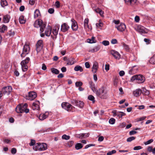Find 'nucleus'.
Returning <instances> with one entry per match:
<instances>
[{"instance_id": "obj_1", "label": "nucleus", "mask_w": 155, "mask_h": 155, "mask_svg": "<svg viewBox=\"0 0 155 155\" xmlns=\"http://www.w3.org/2000/svg\"><path fill=\"white\" fill-rule=\"evenodd\" d=\"M95 91L97 95L101 99H106L108 97L107 91L106 88L103 86L102 87Z\"/></svg>"}, {"instance_id": "obj_2", "label": "nucleus", "mask_w": 155, "mask_h": 155, "mask_svg": "<svg viewBox=\"0 0 155 155\" xmlns=\"http://www.w3.org/2000/svg\"><path fill=\"white\" fill-rule=\"evenodd\" d=\"M130 81L133 82L136 81V82L138 83H142L145 80V77L142 75H135L133 76L130 78Z\"/></svg>"}, {"instance_id": "obj_3", "label": "nucleus", "mask_w": 155, "mask_h": 155, "mask_svg": "<svg viewBox=\"0 0 155 155\" xmlns=\"http://www.w3.org/2000/svg\"><path fill=\"white\" fill-rule=\"evenodd\" d=\"M33 149L35 151L45 150L47 149V145L45 143H41L38 142L35 144Z\"/></svg>"}, {"instance_id": "obj_4", "label": "nucleus", "mask_w": 155, "mask_h": 155, "mask_svg": "<svg viewBox=\"0 0 155 155\" xmlns=\"http://www.w3.org/2000/svg\"><path fill=\"white\" fill-rule=\"evenodd\" d=\"M71 103L80 108H83L84 105V103L83 101L78 100H73L71 101Z\"/></svg>"}, {"instance_id": "obj_5", "label": "nucleus", "mask_w": 155, "mask_h": 155, "mask_svg": "<svg viewBox=\"0 0 155 155\" xmlns=\"http://www.w3.org/2000/svg\"><path fill=\"white\" fill-rule=\"evenodd\" d=\"M30 50V47L29 45L25 44L24 45L22 53L21 54V57H25L29 53Z\"/></svg>"}, {"instance_id": "obj_6", "label": "nucleus", "mask_w": 155, "mask_h": 155, "mask_svg": "<svg viewBox=\"0 0 155 155\" xmlns=\"http://www.w3.org/2000/svg\"><path fill=\"white\" fill-rule=\"evenodd\" d=\"M12 90L11 86H7L4 87L2 89V91L4 95H9Z\"/></svg>"}, {"instance_id": "obj_7", "label": "nucleus", "mask_w": 155, "mask_h": 155, "mask_svg": "<svg viewBox=\"0 0 155 155\" xmlns=\"http://www.w3.org/2000/svg\"><path fill=\"white\" fill-rule=\"evenodd\" d=\"M36 51L38 54L42 49L43 46V41L42 40H38L36 45Z\"/></svg>"}, {"instance_id": "obj_8", "label": "nucleus", "mask_w": 155, "mask_h": 155, "mask_svg": "<svg viewBox=\"0 0 155 155\" xmlns=\"http://www.w3.org/2000/svg\"><path fill=\"white\" fill-rule=\"evenodd\" d=\"M62 107L68 111H71L72 109V105L67 102H63L61 105Z\"/></svg>"}, {"instance_id": "obj_9", "label": "nucleus", "mask_w": 155, "mask_h": 155, "mask_svg": "<svg viewBox=\"0 0 155 155\" xmlns=\"http://www.w3.org/2000/svg\"><path fill=\"white\" fill-rule=\"evenodd\" d=\"M137 30L141 34L147 33L148 32V31L147 29L143 26L140 25L137 26Z\"/></svg>"}, {"instance_id": "obj_10", "label": "nucleus", "mask_w": 155, "mask_h": 155, "mask_svg": "<svg viewBox=\"0 0 155 155\" xmlns=\"http://www.w3.org/2000/svg\"><path fill=\"white\" fill-rule=\"evenodd\" d=\"M37 97L36 93L34 92H29L28 96H26V99L31 101L33 100Z\"/></svg>"}, {"instance_id": "obj_11", "label": "nucleus", "mask_w": 155, "mask_h": 155, "mask_svg": "<svg viewBox=\"0 0 155 155\" xmlns=\"http://www.w3.org/2000/svg\"><path fill=\"white\" fill-rule=\"evenodd\" d=\"M110 53L115 59L119 60L120 58L121 55L118 52L114 50H111Z\"/></svg>"}, {"instance_id": "obj_12", "label": "nucleus", "mask_w": 155, "mask_h": 155, "mask_svg": "<svg viewBox=\"0 0 155 155\" xmlns=\"http://www.w3.org/2000/svg\"><path fill=\"white\" fill-rule=\"evenodd\" d=\"M72 22L71 28L73 31H75L78 28L77 23L76 21L73 18H72L71 20Z\"/></svg>"}, {"instance_id": "obj_13", "label": "nucleus", "mask_w": 155, "mask_h": 155, "mask_svg": "<svg viewBox=\"0 0 155 155\" xmlns=\"http://www.w3.org/2000/svg\"><path fill=\"white\" fill-rule=\"evenodd\" d=\"M40 102L38 101H36L34 102L32 104V107L33 110H38L40 109Z\"/></svg>"}, {"instance_id": "obj_14", "label": "nucleus", "mask_w": 155, "mask_h": 155, "mask_svg": "<svg viewBox=\"0 0 155 155\" xmlns=\"http://www.w3.org/2000/svg\"><path fill=\"white\" fill-rule=\"evenodd\" d=\"M116 28L119 31L122 32L125 30L126 28V26L124 24L121 23L120 25L116 26Z\"/></svg>"}, {"instance_id": "obj_15", "label": "nucleus", "mask_w": 155, "mask_h": 155, "mask_svg": "<svg viewBox=\"0 0 155 155\" xmlns=\"http://www.w3.org/2000/svg\"><path fill=\"white\" fill-rule=\"evenodd\" d=\"M70 27L66 23H64L61 25V30L63 32H65L67 31L69 29Z\"/></svg>"}, {"instance_id": "obj_16", "label": "nucleus", "mask_w": 155, "mask_h": 155, "mask_svg": "<svg viewBox=\"0 0 155 155\" xmlns=\"http://www.w3.org/2000/svg\"><path fill=\"white\" fill-rule=\"evenodd\" d=\"M21 104L23 112H25L26 113H28L29 112V109L27 108L28 106L27 104L25 103L24 104Z\"/></svg>"}, {"instance_id": "obj_17", "label": "nucleus", "mask_w": 155, "mask_h": 155, "mask_svg": "<svg viewBox=\"0 0 155 155\" xmlns=\"http://www.w3.org/2000/svg\"><path fill=\"white\" fill-rule=\"evenodd\" d=\"M15 34V32L12 29H11L8 31L6 34L5 35L8 38L10 37H13Z\"/></svg>"}, {"instance_id": "obj_18", "label": "nucleus", "mask_w": 155, "mask_h": 155, "mask_svg": "<svg viewBox=\"0 0 155 155\" xmlns=\"http://www.w3.org/2000/svg\"><path fill=\"white\" fill-rule=\"evenodd\" d=\"M42 21L41 20L38 19L36 20L34 24L35 27L38 28L40 26V25L42 23Z\"/></svg>"}, {"instance_id": "obj_19", "label": "nucleus", "mask_w": 155, "mask_h": 155, "mask_svg": "<svg viewBox=\"0 0 155 155\" xmlns=\"http://www.w3.org/2000/svg\"><path fill=\"white\" fill-rule=\"evenodd\" d=\"M142 91L140 89H137L133 91V94L135 96L137 97L139 96L142 93Z\"/></svg>"}, {"instance_id": "obj_20", "label": "nucleus", "mask_w": 155, "mask_h": 155, "mask_svg": "<svg viewBox=\"0 0 155 155\" xmlns=\"http://www.w3.org/2000/svg\"><path fill=\"white\" fill-rule=\"evenodd\" d=\"M10 16L9 15H6L4 16L3 18V21L4 23H8L10 20Z\"/></svg>"}, {"instance_id": "obj_21", "label": "nucleus", "mask_w": 155, "mask_h": 155, "mask_svg": "<svg viewBox=\"0 0 155 155\" xmlns=\"http://www.w3.org/2000/svg\"><path fill=\"white\" fill-rule=\"evenodd\" d=\"M7 26L4 25H2L0 26V32L1 33H4L5 31L7 30Z\"/></svg>"}, {"instance_id": "obj_22", "label": "nucleus", "mask_w": 155, "mask_h": 155, "mask_svg": "<svg viewBox=\"0 0 155 155\" xmlns=\"http://www.w3.org/2000/svg\"><path fill=\"white\" fill-rule=\"evenodd\" d=\"M48 116V113H45L43 114H41L40 115L39 119L41 120H43L46 118Z\"/></svg>"}, {"instance_id": "obj_23", "label": "nucleus", "mask_w": 155, "mask_h": 155, "mask_svg": "<svg viewBox=\"0 0 155 155\" xmlns=\"http://www.w3.org/2000/svg\"><path fill=\"white\" fill-rule=\"evenodd\" d=\"M127 5H132L136 3L137 0H124Z\"/></svg>"}, {"instance_id": "obj_24", "label": "nucleus", "mask_w": 155, "mask_h": 155, "mask_svg": "<svg viewBox=\"0 0 155 155\" xmlns=\"http://www.w3.org/2000/svg\"><path fill=\"white\" fill-rule=\"evenodd\" d=\"M21 107V104H20L16 107L15 108V110L17 113H22L23 112V111H22Z\"/></svg>"}, {"instance_id": "obj_25", "label": "nucleus", "mask_w": 155, "mask_h": 155, "mask_svg": "<svg viewBox=\"0 0 155 155\" xmlns=\"http://www.w3.org/2000/svg\"><path fill=\"white\" fill-rule=\"evenodd\" d=\"M142 93L143 95H148L150 94V91L149 90H147L145 88L143 87L142 88Z\"/></svg>"}, {"instance_id": "obj_26", "label": "nucleus", "mask_w": 155, "mask_h": 155, "mask_svg": "<svg viewBox=\"0 0 155 155\" xmlns=\"http://www.w3.org/2000/svg\"><path fill=\"white\" fill-rule=\"evenodd\" d=\"M95 38L93 36L91 37V39H87V42L90 43H95L97 41L95 40Z\"/></svg>"}, {"instance_id": "obj_27", "label": "nucleus", "mask_w": 155, "mask_h": 155, "mask_svg": "<svg viewBox=\"0 0 155 155\" xmlns=\"http://www.w3.org/2000/svg\"><path fill=\"white\" fill-rule=\"evenodd\" d=\"M74 58L71 57L68 58V62L67 63V64L71 65L74 64L75 63L74 61Z\"/></svg>"}, {"instance_id": "obj_28", "label": "nucleus", "mask_w": 155, "mask_h": 155, "mask_svg": "<svg viewBox=\"0 0 155 155\" xmlns=\"http://www.w3.org/2000/svg\"><path fill=\"white\" fill-rule=\"evenodd\" d=\"M89 84L90 85V87L91 88V90L94 92L96 91V89L94 87V84L93 82L92 81H90L89 82Z\"/></svg>"}, {"instance_id": "obj_29", "label": "nucleus", "mask_w": 155, "mask_h": 155, "mask_svg": "<svg viewBox=\"0 0 155 155\" xmlns=\"http://www.w3.org/2000/svg\"><path fill=\"white\" fill-rule=\"evenodd\" d=\"M74 70L75 71H80L82 72L83 71L82 68L79 65H76L74 68Z\"/></svg>"}, {"instance_id": "obj_30", "label": "nucleus", "mask_w": 155, "mask_h": 155, "mask_svg": "<svg viewBox=\"0 0 155 155\" xmlns=\"http://www.w3.org/2000/svg\"><path fill=\"white\" fill-rule=\"evenodd\" d=\"M51 32V28L46 29L45 31V35L47 36H49Z\"/></svg>"}, {"instance_id": "obj_31", "label": "nucleus", "mask_w": 155, "mask_h": 155, "mask_svg": "<svg viewBox=\"0 0 155 155\" xmlns=\"http://www.w3.org/2000/svg\"><path fill=\"white\" fill-rule=\"evenodd\" d=\"M83 147V145L81 143H78L76 144L75 148L76 150H79L82 148Z\"/></svg>"}, {"instance_id": "obj_32", "label": "nucleus", "mask_w": 155, "mask_h": 155, "mask_svg": "<svg viewBox=\"0 0 155 155\" xmlns=\"http://www.w3.org/2000/svg\"><path fill=\"white\" fill-rule=\"evenodd\" d=\"M89 22V19L87 18H86L84 21V28H89V26L88 25V23Z\"/></svg>"}, {"instance_id": "obj_33", "label": "nucleus", "mask_w": 155, "mask_h": 155, "mask_svg": "<svg viewBox=\"0 0 155 155\" xmlns=\"http://www.w3.org/2000/svg\"><path fill=\"white\" fill-rule=\"evenodd\" d=\"M100 48V46H97L94 47L93 48L91 49L90 51L92 52H94L97 51Z\"/></svg>"}, {"instance_id": "obj_34", "label": "nucleus", "mask_w": 155, "mask_h": 155, "mask_svg": "<svg viewBox=\"0 0 155 155\" xmlns=\"http://www.w3.org/2000/svg\"><path fill=\"white\" fill-rule=\"evenodd\" d=\"M40 15V13L39 10L38 9H36L34 12V18H36L38 17Z\"/></svg>"}, {"instance_id": "obj_35", "label": "nucleus", "mask_w": 155, "mask_h": 155, "mask_svg": "<svg viewBox=\"0 0 155 155\" xmlns=\"http://www.w3.org/2000/svg\"><path fill=\"white\" fill-rule=\"evenodd\" d=\"M46 26V25L42 21V24L40 25V31L41 32H43Z\"/></svg>"}, {"instance_id": "obj_36", "label": "nucleus", "mask_w": 155, "mask_h": 155, "mask_svg": "<svg viewBox=\"0 0 155 155\" xmlns=\"http://www.w3.org/2000/svg\"><path fill=\"white\" fill-rule=\"evenodd\" d=\"M1 5L2 7H4L8 5V3L6 0H1Z\"/></svg>"}, {"instance_id": "obj_37", "label": "nucleus", "mask_w": 155, "mask_h": 155, "mask_svg": "<svg viewBox=\"0 0 155 155\" xmlns=\"http://www.w3.org/2000/svg\"><path fill=\"white\" fill-rule=\"evenodd\" d=\"M19 21L21 24H24L25 22V20L24 19V17L23 16H21L19 18Z\"/></svg>"}, {"instance_id": "obj_38", "label": "nucleus", "mask_w": 155, "mask_h": 155, "mask_svg": "<svg viewBox=\"0 0 155 155\" xmlns=\"http://www.w3.org/2000/svg\"><path fill=\"white\" fill-rule=\"evenodd\" d=\"M149 62L151 64H155V54L150 58Z\"/></svg>"}, {"instance_id": "obj_39", "label": "nucleus", "mask_w": 155, "mask_h": 155, "mask_svg": "<svg viewBox=\"0 0 155 155\" xmlns=\"http://www.w3.org/2000/svg\"><path fill=\"white\" fill-rule=\"evenodd\" d=\"M29 60V57H27L25 60L22 61H21V64H24L26 65V64L28 63Z\"/></svg>"}, {"instance_id": "obj_40", "label": "nucleus", "mask_w": 155, "mask_h": 155, "mask_svg": "<svg viewBox=\"0 0 155 155\" xmlns=\"http://www.w3.org/2000/svg\"><path fill=\"white\" fill-rule=\"evenodd\" d=\"M51 71L53 73L58 74L59 73V71L57 69L53 68L51 69Z\"/></svg>"}, {"instance_id": "obj_41", "label": "nucleus", "mask_w": 155, "mask_h": 155, "mask_svg": "<svg viewBox=\"0 0 155 155\" xmlns=\"http://www.w3.org/2000/svg\"><path fill=\"white\" fill-rule=\"evenodd\" d=\"M21 66L22 70L23 71H25L28 69V66L26 64H21Z\"/></svg>"}, {"instance_id": "obj_42", "label": "nucleus", "mask_w": 155, "mask_h": 155, "mask_svg": "<svg viewBox=\"0 0 155 155\" xmlns=\"http://www.w3.org/2000/svg\"><path fill=\"white\" fill-rule=\"evenodd\" d=\"M126 115V114L123 112L121 111L117 112V116L119 117L120 118H122L123 116H125Z\"/></svg>"}, {"instance_id": "obj_43", "label": "nucleus", "mask_w": 155, "mask_h": 155, "mask_svg": "<svg viewBox=\"0 0 155 155\" xmlns=\"http://www.w3.org/2000/svg\"><path fill=\"white\" fill-rule=\"evenodd\" d=\"M88 99L89 100L92 101L93 103L95 102V100L94 97L92 95H90L88 97Z\"/></svg>"}, {"instance_id": "obj_44", "label": "nucleus", "mask_w": 155, "mask_h": 155, "mask_svg": "<svg viewBox=\"0 0 155 155\" xmlns=\"http://www.w3.org/2000/svg\"><path fill=\"white\" fill-rule=\"evenodd\" d=\"M123 46L126 51H129L130 48L128 45L124 43L123 44Z\"/></svg>"}, {"instance_id": "obj_45", "label": "nucleus", "mask_w": 155, "mask_h": 155, "mask_svg": "<svg viewBox=\"0 0 155 155\" xmlns=\"http://www.w3.org/2000/svg\"><path fill=\"white\" fill-rule=\"evenodd\" d=\"M83 83L81 81H77L75 83V85L77 87H80L82 86Z\"/></svg>"}, {"instance_id": "obj_46", "label": "nucleus", "mask_w": 155, "mask_h": 155, "mask_svg": "<svg viewBox=\"0 0 155 155\" xmlns=\"http://www.w3.org/2000/svg\"><path fill=\"white\" fill-rule=\"evenodd\" d=\"M70 136L69 135H67L66 134L63 135L62 137V139H65L66 140H68L70 138Z\"/></svg>"}, {"instance_id": "obj_47", "label": "nucleus", "mask_w": 155, "mask_h": 155, "mask_svg": "<svg viewBox=\"0 0 155 155\" xmlns=\"http://www.w3.org/2000/svg\"><path fill=\"white\" fill-rule=\"evenodd\" d=\"M135 139V137H134L132 136V137H130L128 138L127 139V141L128 142H130L132 140H134V139Z\"/></svg>"}, {"instance_id": "obj_48", "label": "nucleus", "mask_w": 155, "mask_h": 155, "mask_svg": "<svg viewBox=\"0 0 155 155\" xmlns=\"http://www.w3.org/2000/svg\"><path fill=\"white\" fill-rule=\"evenodd\" d=\"M118 81V79L117 77H116L113 81V84L115 87L117 86Z\"/></svg>"}, {"instance_id": "obj_49", "label": "nucleus", "mask_w": 155, "mask_h": 155, "mask_svg": "<svg viewBox=\"0 0 155 155\" xmlns=\"http://www.w3.org/2000/svg\"><path fill=\"white\" fill-rule=\"evenodd\" d=\"M115 120L113 118H111L109 120V123L111 124H113L115 123Z\"/></svg>"}, {"instance_id": "obj_50", "label": "nucleus", "mask_w": 155, "mask_h": 155, "mask_svg": "<svg viewBox=\"0 0 155 155\" xmlns=\"http://www.w3.org/2000/svg\"><path fill=\"white\" fill-rule=\"evenodd\" d=\"M153 139H150L144 143V144L145 145H147L150 144L153 142Z\"/></svg>"}, {"instance_id": "obj_51", "label": "nucleus", "mask_w": 155, "mask_h": 155, "mask_svg": "<svg viewBox=\"0 0 155 155\" xmlns=\"http://www.w3.org/2000/svg\"><path fill=\"white\" fill-rule=\"evenodd\" d=\"M74 143V141L71 140L68 142L67 144L69 147H71L73 145Z\"/></svg>"}, {"instance_id": "obj_52", "label": "nucleus", "mask_w": 155, "mask_h": 155, "mask_svg": "<svg viewBox=\"0 0 155 155\" xmlns=\"http://www.w3.org/2000/svg\"><path fill=\"white\" fill-rule=\"evenodd\" d=\"M52 33L55 36V38L56 37V36L57 35L58 31H57L56 29H53L52 30Z\"/></svg>"}, {"instance_id": "obj_53", "label": "nucleus", "mask_w": 155, "mask_h": 155, "mask_svg": "<svg viewBox=\"0 0 155 155\" xmlns=\"http://www.w3.org/2000/svg\"><path fill=\"white\" fill-rule=\"evenodd\" d=\"M54 5L57 8H59L60 6V3L58 1L55 2Z\"/></svg>"}, {"instance_id": "obj_54", "label": "nucleus", "mask_w": 155, "mask_h": 155, "mask_svg": "<svg viewBox=\"0 0 155 155\" xmlns=\"http://www.w3.org/2000/svg\"><path fill=\"white\" fill-rule=\"evenodd\" d=\"M116 151L115 150H113L111 151L108 152L107 154V155H111L115 153H116Z\"/></svg>"}, {"instance_id": "obj_55", "label": "nucleus", "mask_w": 155, "mask_h": 155, "mask_svg": "<svg viewBox=\"0 0 155 155\" xmlns=\"http://www.w3.org/2000/svg\"><path fill=\"white\" fill-rule=\"evenodd\" d=\"M35 143V140L31 139V142L29 143V145L30 146L34 145Z\"/></svg>"}, {"instance_id": "obj_56", "label": "nucleus", "mask_w": 155, "mask_h": 155, "mask_svg": "<svg viewBox=\"0 0 155 155\" xmlns=\"http://www.w3.org/2000/svg\"><path fill=\"white\" fill-rule=\"evenodd\" d=\"M102 43L105 46H107L109 44V42L107 41H104L102 42Z\"/></svg>"}, {"instance_id": "obj_57", "label": "nucleus", "mask_w": 155, "mask_h": 155, "mask_svg": "<svg viewBox=\"0 0 155 155\" xmlns=\"http://www.w3.org/2000/svg\"><path fill=\"white\" fill-rule=\"evenodd\" d=\"M17 152V150L15 148H12L11 150V153L12 154H15Z\"/></svg>"}, {"instance_id": "obj_58", "label": "nucleus", "mask_w": 155, "mask_h": 155, "mask_svg": "<svg viewBox=\"0 0 155 155\" xmlns=\"http://www.w3.org/2000/svg\"><path fill=\"white\" fill-rule=\"evenodd\" d=\"M142 148V147L140 146H136L134 148V150H139Z\"/></svg>"}, {"instance_id": "obj_59", "label": "nucleus", "mask_w": 155, "mask_h": 155, "mask_svg": "<svg viewBox=\"0 0 155 155\" xmlns=\"http://www.w3.org/2000/svg\"><path fill=\"white\" fill-rule=\"evenodd\" d=\"M48 12L50 14H52L54 13V10L53 8H50L48 9Z\"/></svg>"}, {"instance_id": "obj_60", "label": "nucleus", "mask_w": 155, "mask_h": 155, "mask_svg": "<svg viewBox=\"0 0 155 155\" xmlns=\"http://www.w3.org/2000/svg\"><path fill=\"white\" fill-rule=\"evenodd\" d=\"M98 65L97 63H94V64L92 68L97 69L98 68Z\"/></svg>"}, {"instance_id": "obj_61", "label": "nucleus", "mask_w": 155, "mask_h": 155, "mask_svg": "<svg viewBox=\"0 0 155 155\" xmlns=\"http://www.w3.org/2000/svg\"><path fill=\"white\" fill-rule=\"evenodd\" d=\"M146 118V117H141L139 118H138L137 119V121H139L142 120H143L145 119Z\"/></svg>"}, {"instance_id": "obj_62", "label": "nucleus", "mask_w": 155, "mask_h": 155, "mask_svg": "<svg viewBox=\"0 0 155 155\" xmlns=\"http://www.w3.org/2000/svg\"><path fill=\"white\" fill-rule=\"evenodd\" d=\"M35 2V0H29V3L31 5H33Z\"/></svg>"}, {"instance_id": "obj_63", "label": "nucleus", "mask_w": 155, "mask_h": 155, "mask_svg": "<svg viewBox=\"0 0 155 155\" xmlns=\"http://www.w3.org/2000/svg\"><path fill=\"white\" fill-rule=\"evenodd\" d=\"M111 43L112 44H115L117 43V41L116 39H113L111 40Z\"/></svg>"}, {"instance_id": "obj_64", "label": "nucleus", "mask_w": 155, "mask_h": 155, "mask_svg": "<svg viewBox=\"0 0 155 155\" xmlns=\"http://www.w3.org/2000/svg\"><path fill=\"white\" fill-rule=\"evenodd\" d=\"M153 150V147L152 146H149L147 148V150L150 152H152Z\"/></svg>"}]
</instances>
